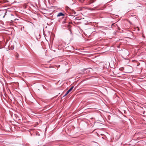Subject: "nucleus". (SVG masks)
Instances as JSON below:
<instances>
[{
    "label": "nucleus",
    "instance_id": "nucleus-12",
    "mask_svg": "<svg viewBox=\"0 0 146 146\" xmlns=\"http://www.w3.org/2000/svg\"><path fill=\"white\" fill-rule=\"evenodd\" d=\"M11 21H12V22H13V20H11Z\"/></svg>",
    "mask_w": 146,
    "mask_h": 146
},
{
    "label": "nucleus",
    "instance_id": "nucleus-1",
    "mask_svg": "<svg viewBox=\"0 0 146 146\" xmlns=\"http://www.w3.org/2000/svg\"><path fill=\"white\" fill-rule=\"evenodd\" d=\"M74 86L71 87L66 92L65 94L63 96V97L66 96L73 89Z\"/></svg>",
    "mask_w": 146,
    "mask_h": 146
},
{
    "label": "nucleus",
    "instance_id": "nucleus-7",
    "mask_svg": "<svg viewBox=\"0 0 146 146\" xmlns=\"http://www.w3.org/2000/svg\"><path fill=\"white\" fill-rule=\"evenodd\" d=\"M69 30L70 31V33H71V34H72V32H71V29H69Z\"/></svg>",
    "mask_w": 146,
    "mask_h": 146
},
{
    "label": "nucleus",
    "instance_id": "nucleus-10",
    "mask_svg": "<svg viewBox=\"0 0 146 146\" xmlns=\"http://www.w3.org/2000/svg\"><path fill=\"white\" fill-rule=\"evenodd\" d=\"M18 56L19 55H16V58H17L18 57Z\"/></svg>",
    "mask_w": 146,
    "mask_h": 146
},
{
    "label": "nucleus",
    "instance_id": "nucleus-6",
    "mask_svg": "<svg viewBox=\"0 0 146 146\" xmlns=\"http://www.w3.org/2000/svg\"><path fill=\"white\" fill-rule=\"evenodd\" d=\"M66 21H63L62 22V23L63 24H64V23H66Z\"/></svg>",
    "mask_w": 146,
    "mask_h": 146
},
{
    "label": "nucleus",
    "instance_id": "nucleus-4",
    "mask_svg": "<svg viewBox=\"0 0 146 146\" xmlns=\"http://www.w3.org/2000/svg\"><path fill=\"white\" fill-rule=\"evenodd\" d=\"M124 68L123 67H121L119 68V70L121 71H123Z\"/></svg>",
    "mask_w": 146,
    "mask_h": 146
},
{
    "label": "nucleus",
    "instance_id": "nucleus-8",
    "mask_svg": "<svg viewBox=\"0 0 146 146\" xmlns=\"http://www.w3.org/2000/svg\"><path fill=\"white\" fill-rule=\"evenodd\" d=\"M93 2H92V1H90V3H90H90H92Z\"/></svg>",
    "mask_w": 146,
    "mask_h": 146
},
{
    "label": "nucleus",
    "instance_id": "nucleus-9",
    "mask_svg": "<svg viewBox=\"0 0 146 146\" xmlns=\"http://www.w3.org/2000/svg\"><path fill=\"white\" fill-rule=\"evenodd\" d=\"M67 26L68 28H69L70 27V26L68 25H67Z\"/></svg>",
    "mask_w": 146,
    "mask_h": 146
},
{
    "label": "nucleus",
    "instance_id": "nucleus-5",
    "mask_svg": "<svg viewBox=\"0 0 146 146\" xmlns=\"http://www.w3.org/2000/svg\"><path fill=\"white\" fill-rule=\"evenodd\" d=\"M122 58H123L124 59H126V60L128 59V57L124 58V57L122 56Z\"/></svg>",
    "mask_w": 146,
    "mask_h": 146
},
{
    "label": "nucleus",
    "instance_id": "nucleus-11",
    "mask_svg": "<svg viewBox=\"0 0 146 146\" xmlns=\"http://www.w3.org/2000/svg\"><path fill=\"white\" fill-rule=\"evenodd\" d=\"M16 20V19H14V21H15Z\"/></svg>",
    "mask_w": 146,
    "mask_h": 146
},
{
    "label": "nucleus",
    "instance_id": "nucleus-3",
    "mask_svg": "<svg viewBox=\"0 0 146 146\" xmlns=\"http://www.w3.org/2000/svg\"><path fill=\"white\" fill-rule=\"evenodd\" d=\"M64 14H63L62 13L60 12V13H59L58 14V15H57V17H60V16H64Z\"/></svg>",
    "mask_w": 146,
    "mask_h": 146
},
{
    "label": "nucleus",
    "instance_id": "nucleus-2",
    "mask_svg": "<svg viewBox=\"0 0 146 146\" xmlns=\"http://www.w3.org/2000/svg\"><path fill=\"white\" fill-rule=\"evenodd\" d=\"M1 12L2 13H4V15L3 16V17L4 18L5 17V16L6 15H7V11L6 10H2L1 11Z\"/></svg>",
    "mask_w": 146,
    "mask_h": 146
}]
</instances>
